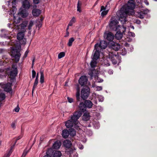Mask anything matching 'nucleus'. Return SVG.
I'll use <instances>...</instances> for the list:
<instances>
[{
  "instance_id": "obj_1",
  "label": "nucleus",
  "mask_w": 157,
  "mask_h": 157,
  "mask_svg": "<svg viewBox=\"0 0 157 157\" xmlns=\"http://www.w3.org/2000/svg\"><path fill=\"white\" fill-rule=\"evenodd\" d=\"M133 0H129L126 4L124 5L121 10L117 12V15L123 24L126 21V17L128 14L132 15L134 13L135 3Z\"/></svg>"
},
{
  "instance_id": "obj_2",
  "label": "nucleus",
  "mask_w": 157,
  "mask_h": 157,
  "mask_svg": "<svg viewBox=\"0 0 157 157\" xmlns=\"http://www.w3.org/2000/svg\"><path fill=\"white\" fill-rule=\"evenodd\" d=\"M13 70L10 71V77L8 80H10V83L7 84L3 83H0L1 87L4 90L7 92L12 93V84L13 82L15 81V76L17 74V67L13 66L12 67Z\"/></svg>"
},
{
  "instance_id": "obj_3",
  "label": "nucleus",
  "mask_w": 157,
  "mask_h": 157,
  "mask_svg": "<svg viewBox=\"0 0 157 157\" xmlns=\"http://www.w3.org/2000/svg\"><path fill=\"white\" fill-rule=\"evenodd\" d=\"M82 115V113L80 111L75 112L71 116V119L65 122V126L67 128H69L74 126L75 128L80 126V124L78 122V120Z\"/></svg>"
},
{
  "instance_id": "obj_4",
  "label": "nucleus",
  "mask_w": 157,
  "mask_h": 157,
  "mask_svg": "<svg viewBox=\"0 0 157 157\" xmlns=\"http://www.w3.org/2000/svg\"><path fill=\"white\" fill-rule=\"evenodd\" d=\"M118 23V22L114 17H111L110 19L109 24L110 29L114 31L118 30V29L121 28V27H122L120 25H117Z\"/></svg>"
},
{
  "instance_id": "obj_5",
  "label": "nucleus",
  "mask_w": 157,
  "mask_h": 157,
  "mask_svg": "<svg viewBox=\"0 0 157 157\" xmlns=\"http://www.w3.org/2000/svg\"><path fill=\"white\" fill-rule=\"evenodd\" d=\"M10 55L12 57L14 58L16 62H18L21 55L19 49H17L13 47L12 48Z\"/></svg>"
},
{
  "instance_id": "obj_6",
  "label": "nucleus",
  "mask_w": 157,
  "mask_h": 157,
  "mask_svg": "<svg viewBox=\"0 0 157 157\" xmlns=\"http://www.w3.org/2000/svg\"><path fill=\"white\" fill-rule=\"evenodd\" d=\"M16 0H10L8 1V7L11 8L9 13L10 15H13L16 13L17 10V8L15 6L16 5Z\"/></svg>"
},
{
  "instance_id": "obj_7",
  "label": "nucleus",
  "mask_w": 157,
  "mask_h": 157,
  "mask_svg": "<svg viewBox=\"0 0 157 157\" xmlns=\"http://www.w3.org/2000/svg\"><path fill=\"white\" fill-rule=\"evenodd\" d=\"M116 52H109L108 54V58L112 62L113 64H116L117 63L116 59L120 60V58L119 56L116 54Z\"/></svg>"
},
{
  "instance_id": "obj_8",
  "label": "nucleus",
  "mask_w": 157,
  "mask_h": 157,
  "mask_svg": "<svg viewBox=\"0 0 157 157\" xmlns=\"http://www.w3.org/2000/svg\"><path fill=\"white\" fill-rule=\"evenodd\" d=\"M126 28L124 27L123 25L122 27H121V28L118 29L117 31V33L115 35V37L117 40L121 39L123 37V33L125 31Z\"/></svg>"
},
{
  "instance_id": "obj_9",
  "label": "nucleus",
  "mask_w": 157,
  "mask_h": 157,
  "mask_svg": "<svg viewBox=\"0 0 157 157\" xmlns=\"http://www.w3.org/2000/svg\"><path fill=\"white\" fill-rule=\"evenodd\" d=\"M90 89L87 87L83 88L81 91V97L83 100L87 98L90 94Z\"/></svg>"
},
{
  "instance_id": "obj_10",
  "label": "nucleus",
  "mask_w": 157,
  "mask_h": 157,
  "mask_svg": "<svg viewBox=\"0 0 157 157\" xmlns=\"http://www.w3.org/2000/svg\"><path fill=\"white\" fill-rule=\"evenodd\" d=\"M28 24V21H25L18 26H17V29L20 31L25 32L26 31Z\"/></svg>"
},
{
  "instance_id": "obj_11",
  "label": "nucleus",
  "mask_w": 157,
  "mask_h": 157,
  "mask_svg": "<svg viewBox=\"0 0 157 157\" xmlns=\"http://www.w3.org/2000/svg\"><path fill=\"white\" fill-rule=\"evenodd\" d=\"M104 37L108 40L110 41V43L113 41L114 38V36L113 34L110 32H105L104 34Z\"/></svg>"
},
{
  "instance_id": "obj_12",
  "label": "nucleus",
  "mask_w": 157,
  "mask_h": 157,
  "mask_svg": "<svg viewBox=\"0 0 157 157\" xmlns=\"http://www.w3.org/2000/svg\"><path fill=\"white\" fill-rule=\"evenodd\" d=\"M109 45L110 48L115 51H118L120 48V45L113 41L111 42V43L109 44Z\"/></svg>"
},
{
  "instance_id": "obj_13",
  "label": "nucleus",
  "mask_w": 157,
  "mask_h": 157,
  "mask_svg": "<svg viewBox=\"0 0 157 157\" xmlns=\"http://www.w3.org/2000/svg\"><path fill=\"white\" fill-rule=\"evenodd\" d=\"M97 45V44H95L94 46V49L95 50V51L94 52V53L93 54L92 59L97 60L99 57L100 52L101 51L98 48Z\"/></svg>"
},
{
  "instance_id": "obj_14",
  "label": "nucleus",
  "mask_w": 157,
  "mask_h": 157,
  "mask_svg": "<svg viewBox=\"0 0 157 157\" xmlns=\"http://www.w3.org/2000/svg\"><path fill=\"white\" fill-rule=\"evenodd\" d=\"M96 44H97V47L101 51L102 49H105L107 45V42L104 40L101 41L99 44L98 43Z\"/></svg>"
},
{
  "instance_id": "obj_15",
  "label": "nucleus",
  "mask_w": 157,
  "mask_h": 157,
  "mask_svg": "<svg viewBox=\"0 0 157 157\" xmlns=\"http://www.w3.org/2000/svg\"><path fill=\"white\" fill-rule=\"evenodd\" d=\"M87 81L88 79L87 77L85 76H83L80 78L78 82L79 84L81 86H83L86 84Z\"/></svg>"
},
{
  "instance_id": "obj_16",
  "label": "nucleus",
  "mask_w": 157,
  "mask_h": 157,
  "mask_svg": "<svg viewBox=\"0 0 157 157\" xmlns=\"http://www.w3.org/2000/svg\"><path fill=\"white\" fill-rule=\"evenodd\" d=\"M31 5L29 0H24L22 2V8L28 10L30 7Z\"/></svg>"
},
{
  "instance_id": "obj_17",
  "label": "nucleus",
  "mask_w": 157,
  "mask_h": 157,
  "mask_svg": "<svg viewBox=\"0 0 157 157\" xmlns=\"http://www.w3.org/2000/svg\"><path fill=\"white\" fill-rule=\"evenodd\" d=\"M23 8H21L19 10V12L18 13V14L21 16L23 17H26L28 15V13L27 10L23 9Z\"/></svg>"
},
{
  "instance_id": "obj_18",
  "label": "nucleus",
  "mask_w": 157,
  "mask_h": 157,
  "mask_svg": "<svg viewBox=\"0 0 157 157\" xmlns=\"http://www.w3.org/2000/svg\"><path fill=\"white\" fill-rule=\"evenodd\" d=\"M24 33L23 32L21 31V32H19L17 34V38L18 40H23L24 42H25V43L26 40L25 39H24Z\"/></svg>"
},
{
  "instance_id": "obj_19",
  "label": "nucleus",
  "mask_w": 157,
  "mask_h": 157,
  "mask_svg": "<svg viewBox=\"0 0 157 157\" xmlns=\"http://www.w3.org/2000/svg\"><path fill=\"white\" fill-rule=\"evenodd\" d=\"M61 145V143L59 141H57L53 144L52 148L54 149H58Z\"/></svg>"
},
{
  "instance_id": "obj_20",
  "label": "nucleus",
  "mask_w": 157,
  "mask_h": 157,
  "mask_svg": "<svg viewBox=\"0 0 157 157\" xmlns=\"http://www.w3.org/2000/svg\"><path fill=\"white\" fill-rule=\"evenodd\" d=\"M85 109L87 108H91L93 106V103L89 100H86L85 101Z\"/></svg>"
},
{
  "instance_id": "obj_21",
  "label": "nucleus",
  "mask_w": 157,
  "mask_h": 157,
  "mask_svg": "<svg viewBox=\"0 0 157 157\" xmlns=\"http://www.w3.org/2000/svg\"><path fill=\"white\" fill-rule=\"evenodd\" d=\"M63 145L65 147L69 148L71 147L72 144L70 140H67L63 141Z\"/></svg>"
},
{
  "instance_id": "obj_22",
  "label": "nucleus",
  "mask_w": 157,
  "mask_h": 157,
  "mask_svg": "<svg viewBox=\"0 0 157 157\" xmlns=\"http://www.w3.org/2000/svg\"><path fill=\"white\" fill-rule=\"evenodd\" d=\"M106 7L104 6H102L101 7V11H102L101 13V16L103 17L106 15L108 12V10H106Z\"/></svg>"
},
{
  "instance_id": "obj_23",
  "label": "nucleus",
  "mask_w": 157,
  "mask_h": 157,
  "mask_svg": "<svg viewBox=\"0 0 157 157\" xmlns=\"http://www.w3.org/2000/svg\"><path fill=\"white\" fill-rule=\"evenodd\" d=\"M41 13V11L37 9H34L32 11V14L34 16L37 17Z\"/></svg>"
},
{
  "instance_id": "obj_24",
  "label": "nucleus",
  "mask_w": 157,
  "mask_h": 157,
  "mask_svg": "<svg viewBox=\"0 0 157 157\" xmlns=\"http://www.w3.org/2000/svg\"><path fill=\"white\" fill-rule=\"evenodd\" d=\"M69 134V133L67 130L64 129L62 131V136L64 138H67Z\"/></svg>"
},
{
  "instance_id": "obj_25",
  "label": "nucleus",
  "mask_w": 157,
  "mask_h": 157,
  "mask_svg": "<svg viewBox=\"0 0 157 157\" xmlns=\"http://www.w3.org/2000/svg\"><path fill=\"white\" fill-rule=\"evenodd\" d=\"M38 74H37V75L36 76V78L35 79V82L34 83L33 87L32 89V93H33V91L35 88H36V86H37L38 82Z\"/></svg>"
},
{
  "instance_id": "obj_26",
  "label": "nucleus",
  "mask_w": 157,
  "mask_h": 157,
  "mask_svg": "<svg viewBox=\"0 0 157 157\" xmlns=\"http://www.w3.org/2000/svg\"><path fill=\"white\" fill-rule=\"evenodd\" d=\"M92 86L93 88H94V90L97 91L101 90L102 89V86H97L95 83L92 85Z\"/></svg>"
},
{
  "instance_id": "obj_27",
  "label": "nucleus",
  "mask_w": 157,
  "mask_h": 157,
  "mask_svg": "<svg viewBox=\"0 0 157 157\" xmlns=\"http://www.w3.org/2000/svg\"><path fill=\"white\" fill-rule=\"evenodd\" d=\"M14 147V145H13V146H11L10 150L7 152V153L4 155L3 157H9L12 152V149Z\"/></svg>"
},
{
  "instance_id": "obj_28",
  "label": "nucleus",
  "mask_w": 157,
  "mask_h": 157,
  "mask_svg": "<svg viewBox=\"0 0 157 157\" xmlns=\"http://www.w3.org/2000/svg\"><path fill=\"white\" fill-rule=\"evenodd\" d=\"M34 21L33 20H31L29 22H28V29L30 30L32 29V27L34 25Z\"/></svg>"
},
{
  "instance_id": "obj_29",
  "label": "nucleus",
  "mask_w": 157,
  "mask_h": 157,
  "mask_svg": "<svg viewBox=\"0 0 157 157\" xmlns=\"http://www.w3.org/2000/svg\"><path fill=\"white\" fill-rule=\"evenodd\" d=\"M14 14L13 15V21L16 24H17L19 23L21 19L20 17H16L14 16Z\"/></svg>"
},
{
  "instance_id": "obj_30",
  "label": "nucleus",
  "mask_w": 157,
  "mask_h": 157,
  "mask_svg": "<svg viewBox=\"0 0 157 157\" xmlns=\"http://www.w3.org/2000/svg\"><path fill=\"white\" fill-rule=\"evenodd\" d=\"M89 114L85 113L83 116V119L85 121H87L90 119Z\"/></svg>"
},
{
  "instance_id": "obj_31",
  "label": "nucleus",
  "mask_w": 157,
  "mask_h": 157,
  "mask_svg": "<svg viewBox=\"0 0 157 157\" xmlns=\"http://www.w3.org/2000/svg\"><path fill=\"white\" fill-rule=\"evenodd\" d=\"M97 59H92L90 63V66L92 68H94L96 66V65L97 64Z\"/></svg>"
},
{
  "instance_id": "obj_32",
  "label": "nucleus",
  "mask_w": 157,
  "mask_h": 157,
  "mask_svg": "<svg viewBox=\"0 0 157 157\" xmlns=\"http://www.w3.org/2000/svg\"><path fill=\"white\" fill-rule=\"evenodd\" d=\"M79 107L82 111L84 112L86 110L85 103L81 102L79 105Z\"/></svg>"
},
{
  "instance_id": "obj_33",
  "label": "nucleus",
  "mask_w": 157,
  "mask_h": 157,
  "mask_svg": "<svg viewBox=\"0 0 157 157\" xmlns=\"http://www.w3.org/2000/svg\"><path fill=\"white\" fill-rule=\"evenodd\" d=\"M62 155L61 152L59 151H56L53 155V157H60Z\"/></svg>"
},
{
  "instance_id": "obj_34",
  "label": "nucleus",
  "mask_w": 157,
  "mask_h": 157,
  "mask_svg": "<svg viewBox=\"0 0 157 157\" xmlns=\"http://www.w3.org/2000/svg\"><path fill=\"white\" fill-rule=\"evenodd\" d=\"M40 82L41 83H43L44 82V73L43 71H40Z\"/></svg>"
},
{
  "instance_id": "obj_35",
  "label": "nucleus",
  "mask_w": 157,
  "mask_h": 157,
  "mask_svg": "<svg viewBox=\"0 0 157 157\" xmlns=\"http://www.w3.org/2000/svg\"><path fill=\"white\" fill-rule=\"evenodd\" d=\"M95 82H103V80L99 78L97 75H95L94 76Z\"/></svg>"
},
{
  "instance_id": "obj_36",
  "label": "nucleus",
  "mask_w": 157,
  "mask_h": 157,
  "mask_svg": "<svg viewBox=\"0 0 157 157\" xmlns=\"http://www.w3.org/2000/svg\"><path fill=\"white\" fill-rule=\"evenodd\" d=\"M75 39L74 38L71 37L69 40L68 42L67 43V45L68 46L70 47L72 46L73 42L74 41Z\"/></svg>"
},
{
  "instance_id": "obj_37",
  "label": "nucleus",
  "mask_w": 157,
  "mask_h": 157,
  "mask_svg": "<svg viewBox=\"0 0 157 157\" xmlns=\"http://www.w3.org/2000/svg\"><path fill=\"white\" fill-rule=\"evenodd\" d=\"M76 21V18L75 17H73L72 19L70 21L69 23V25L72 26L73 24Z\"/></svg>"
},
{
  "instance_id": "obj_38",
  "label": "nucleus",
  "mask_w": 157,
  "mask_h": 157,
  "mask_svg": "<svg viewBox=\"0 0 157 157\" xmlns=\"http://www.w3.org/2000/svg\"><path fill=\"white\" fill-rule=\"evenodd\" d=\"M6 98L5 95L3 93H0V101L4 100Z\"/></svg>"
},
{
  "instance_id": "obj_39",
  "label": "nucleus",
  "mask_w": 157,
  "mask_h": 157,
  "mask_svg": "<svg viewBox=\"0 0 157 157\" xmlns=\"http://www.w3.org/2000/svg\"><path fill=\"white\" fill-rule=\"evenodd\" d=\"M81 3L79 1H78V4H77V11H78L79 12H81Z\"/></svg>"
},
{
  "instance_id": "obj_40",
  "label": "nucleus",
  "mask_w": 157,
  "mask_h": 157,
  "mask_svg": "<svg viewBox=\"0 0 157 157\" xmlns=\"http://www.w3.org/2000/svg\"><path fill=\"white\" fill-rule=\"evenodd\" d=\"M76 96L77 100L78 101H79L80 100V91H77L76 94Z\"/></svg>"
},
{
  "instance_id": "obj_41",
  "label": "nucleus",
  "mask_w": 157,
  "mask_h": 157,
  "mask_svg": "<svg viewBox=\"0 0 157 157\" xmlns=\"http://www.w3.org/2000/svg\"><path fill=\"white\" fill-rule=\"evenodd\" d=\"M65 53L64 52H62L59 53L58 55V58L59 59H61L64 56Z\"/></svg>"
},
{
  "instance_id": "obj_42",
  "label": "nucleus",
  "mask_w": 157,
  "mask_h": 157,
  "mask_svg": "<svg viewBox=\"0 0 157 157\" xmlns=\"http://www.w3.org/2000/svg\"><path fill=\"white\" fill-rule=\"evenodd\" d=\"M97 98L99 101L102 102L104 100V97L102 96L98 95Z\"/></svg>"
},
{
  "instance_id": "obj_43",
  "label": "nucleus",
  "mask_w": 157,
  "mask_h": 157,
  "mask_svg": "<svg viewBox=\"0 0 157 157\" xmlns=\"http://www.w3.org/2000/svg\"><path fill=\"white\" fill-rule=\"evenodd\" d=\"M128 36L129 37H134L135 36V34L134 33L131 32H129L128 33Z\"/></svg>"
},
{
  "instance_id": "obj_44",
  "label": "nucleus",
  "mask_w": 157,
  "mask_h": 157,
  "mask_svg": "<svg viewBox=\"0 0 157 157\" xmlns=\"http://www.w3.org/2000/svg\"><path fill=\"white\" fill-rule=\"evenodd\" d=\"M53 148H49L47 151L46 152V154H51L52 153Z\"/></svg>"
},
{
  "instance_id": "obj_45",
  "label": "nucleus",
  "mask_w": 157,
  "mask_h": 157,
  "mask_svg": "<svg viewBox=\"0 0 157 157\" xmlns=\"http://www.w3.org/2000/svg\"><path fill=\"white\" fill-rule=\"evenodd\" d=\"M76 133L74 129H72L71 130L70 133H69V134L71 136H74L76 135Z\"/></svg>"
},
{
  "instance_id": "obj_46",
  "label": "nucleus",
  "mask_w": 157,
  "mask_h": 157,
  "mask_svg": "<svg viewBox=\"0 0 157 157\" xmlns=\"http://www.w3.org/2000/svg\"><path fill=\"white\" fill-rule=\"evenodd\" d=\"M142 12H143V14H144V15H146L149 12V10L147 9H145L144 10H143Z\"/></svg>"
},
{
  "instance_id": "obj_47",
  "label": "nucleus",
  "mask_w": 157,
  "mask_h": 157,
  "mask_svg": "<svg viewBox=\"0 0 157 157\" xmlns=\"http://www.w3.org/2000/svg\"><path fill=\"white\" fill-rule=\"evenodd\" d=\"M121 54V55L124 56L125 55L126 53V51L125 49V48H124L122 49L121 52L120 53Z\"/></svg>"
},
{
  "instance_id": "obj_48",
  "label": "nucleus",
  "mask_w": 157,
  "mask_h": 157,
  "mask_svg": "<svg viewBox=\"0 0 157 157\" xmlns=\"http://www.w3.org/2000/svg\"><path fill=\"white\" fill-rule=\"evenodd\" d=\"M144 14H143V12L141 11L138 13V17L140 18H143L144 17Z\"/></svg>"
},
{
  "instance_id": "obj_49",
  "label": "nucleus",
  "mask_w": 157,
  "mask_h": 157,
  "mask_svg": "<svg viewBox=\"0 0 157 157\" xmlns=\"http://www.w3.org/2000/svg\"><path fill=\"white\" fill-rule=\"evenodd\" d=\"M28 151L25 150L24 151V152H23L21 157H25L26 154H27V153H28Z\"/></svg>"
},
{
  "instance_id": "obj_50",
  "label": "nucleus",
  "mask_w": 157,
  "mask_h": 157,
  "mask_svg": "<svg viewBox=\"0 0 157 157\" xmlns=\"http://www.w3.org/2000/svg\"><path fill=\"white\" fill-rule=\"evenodd\" d=\"M67 99L68 102L69 103H71L73 102V98L69 97H67Z\"/></svg>"
},
{
  "instance_id": "obj_51",
  "label": "nucleus",
  "mask_w": 157,
  "mask_h": 157,
  "mask_svg": "<svg viewBox=\"0 0 157 157\" xmlns=\"http://www.w3.org/2000/svg\"><path fill=\"white\" fill-rule=\"evenodd\" d=\"M28 52H29V51L28 50H27L25 52V54L24 55V56L23 58V59H25L27 56Z\"/></svg>"
},
{
  "instance_id": "obj_52",
  "label": "nucleus",
  "mask_w": 157,
  "mask_h": 157,
  "mask_svg": "<svg viewBox=\"0 0 157 157\" xmlns=\"http://www.w3.org/2000/svg\"><path fill=\"white\" fill-rule=\"evenodd\" d=\"M32 78H34L35 77L36 75V72L35 71L33 70L32 71Z\"/></svg>"
},
{
  "instance_id": "obj_53",
  "label": "nucleus",
  "mask_w": 157,
  "mask_h": 157,
  "mask_svg": "<svg viewBox=\"0 0 157 157\" xmlns=\"http://www.w3.org/2000/svg\"><path fill=\"white\" fill-rule=\"evenodd\" d=\"M11 127L12 128L14 129L15 128V123L12 122L11 124Z\"/></svg>"
},
{
  "instance_id": "obj_54",
  "label": "nucleus",
  "mask_w": 157,
  "mask_h": 157,
  "mask_svg": "<svg viewBox=\"0 0 157 157\" xmlns=\"http://www.w3.org/2000/svg\"><path fill=\"white\" fill-rule=\"evenodd\" d=\"M19 107L17 106L14 109V110L16 112H18L19 111Z\"/></svg>"
},
{
  "instance_id": "obj_55",
  "label": "nucleus",
  "mask_w": 157,
  "mask_h": 157,
  "mask_svg": "<svg viewBox=\"0 0 157 157\" xmlns=\"http://www.w3.org/2000/svg\"><path fill=\"white\" fill-rule=\"evenodd\" d=\"M89 75L90 76V78L91 79H92L93 77V72H91L89 73Z\"/></svg>"
},
{
  "instance_id": "obj_56",
  "label": "nucleus",
  "mask_w": 157,
  "mask_h": 157,
  "mask_svg": "<svg viewBox=\"0 0 157 157\" xmlns=\"http://www.w3.org/2000/svg\"><path fill=\"white\" fill-rule=\"evenodd\" d=\"M78 147L81 149H82L83 148V146L82 144H79L78 145Z\"/></svg>"
},
{
  "instance_id": "obj_57",
  "label": "nucleus",
  "mask_w": 157,
  "mask_h": 157,
  "mask_svg": "<svg viewBox=\"0 0 157 157\" xmlns=\"http://www.w3.org/2000/svg\"><path fill=\"white\" fill-rule=\"evenodd\" d=\"M108 72L110 75L112 74L113 73V71L112 70L110 69L108 71Z\"/></svg>"
},
{
  "instance_id": "obj_58",
  "label": "nucleus",
  "mask_w": 157,
  "mask_h": 157,
  "mask_svg": "<svg viewBox=\"0 0 157 157\" xmlns=\"http://www.w3.org/2000/svg\"><path fill=\"white\" fill-rule=\"evenodd\" d=\"M21 138V136H19L17 138V139H16V141H15V143H14V144L12 146H13V145H15V144L16 143V141L17 140H19Z\"/></svg>"
},
{
  "instance_id": "obj_59",
  "label": "nucleus",
  "mask_w": 157,
  "mask_h": 157,
  "mask_svg": "<svg viewBox=\"0 0 157 157\" xmlns=\"http://www.w3.org/2000/svg\"><path fill=\"white\" fill-rule=\"evenodd\" d=\"M69 33L68 31H66V34L64 36V37H68L69 36Z\"/></svg>"
},
{
  "instance_id": "obj_60",
  "label": "nucleus",
  "mask_w": 157,
  "mask_h": 157,
  "mask_svg": "<svg viewBox=\"0 0 157 157\" xmlns=\"http://www.w3.org/2000/svg\"><path fill=\"white\" fill-rule=\"evenodd\" d=\"M33 2L35 4H37L39 2L40 0H33Z\"/></svg>"
},
{
  "instance_id": "obj_61",
  "label": "nucleus",
  "mask_w": 157,
  "mask_h": 157,
  "mask_svg": "<svg viewBox=\"0 0 157 157\" xmlns=\"http://www.w3.org/2000/svg\"><path fill=\"white\" fill-rule=\"evenodd\" d=\"M144 2L146 5L148 6L149 5V3L147 0H145Z\"/></svg>"
},
{
  "instance_id": "obj_62",
  "label": "nucleus",
  "mask_w": 157,
  "mask_h": 157,
  "mask_svg": "<svg viewBox=\"0 0 157 157\" xmlns=\"http://www.w3.org/2000/svg\"><path fill=\"white\" fill-rule=\"evenodd\" d=\"M136 23L137 24H140V21L139 20H136Z\"/></svg>"
},
{
  "instance_id": "obj_63",
  "label": "nucleus",
  "mask_w": 157,
  "mask_h": 157,
  "mask_svg": "<svg viewBox=\"0 0 157 157\" xmlns=\"http://www.w3.org/2000/svg\"><path fill=\"white\" fill-rule=\"evenodd\" d=\"M8 26L10 28V27L12 28L13 26V25L12 24H8Z\"/></svg>"
},
{
  "instance_id": "obj_64",
  "label": "nucleus",
  "mask_w": 157,
  "mask_h": 157,
  "mask_svg": "<svg viewBox=\"0 0 157 157\" xmlns=\"http://www.w3.org/2000/svg\"><path fill=\"white\" fill-rule=\"evenodd\" d=\"M43 157H51L50 155L49 154H46V155H45Z\"/></svg>"
}]
</instances>
